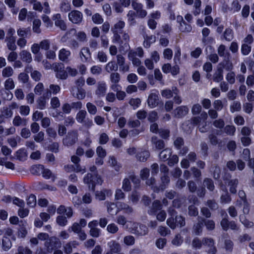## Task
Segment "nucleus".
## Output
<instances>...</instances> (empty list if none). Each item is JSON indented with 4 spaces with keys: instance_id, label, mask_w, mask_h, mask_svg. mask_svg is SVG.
<instances>
[{
    "instance_id": "423d86ee",
    "label": "nucleus",
    "mask_w": 254,
    "mask_h": 254,
    "mask_svg": "<svg viewBox=\"0 0 254 254\" xmlns=\"http://www.w3.org/2000/svg\"><path fill=\"white\" fill-rule=\"evenodd\" d=\"M98 222L97 220H93L90 222L88 224V227L90 228L89 234L94 238H98L100 236L101 230L97 227Z\"/></svg>"
},
{
    "instance_id": "c756f323",
    "label": "nucleus",
    "mask_w": 254,
    "mask_h": 254,
    "mask_svg": "<svg viewBox=\"0 0 254 254\" xmlns=\"http://www.w3.org/2000/svg\"><path fill=\"white\" fill-rule=\"evenodd\" d=\"M128 57L130 61L132 62L133 65L139 66L141 64V61L134 56V53L132 52H129L128 54Z\"/></svg>"
},
{
    "instance_id": "f03ea898",
    "label": "nucleus",
    "mask_w": 254,
    "mask_h": 254,
    "mask_svg": "<svg viewBox=\"0 0 254 254\" xmlns=\"http://www.w3.org/2000/svg\"><path fill=\"white\" fill-rule=\"evenodd\" d=\"M62 245L60 240L56 237H51L45 243L47 251L51 253L54 250L61 248Z\"/></svg>"
},
{
    "instance_id": "a878e982",
    "label": "nucleus",
    "mask_w": 254,
    "mask_h": 254,
    "mask_svg": "<svg viewBox=\"0 0 254 254\" xmlns=\"http://www.w3.org/2000/svg\"><path fill=\"white\" fill-rule=\"evenodd\" d=\"M105 205L106 206L107 208V211L110 214L113 215L114 213H117L116 212L117 205L115 203L106 201L105 202Z\"/></svg>"
},
{
    "instance_id": "680f3d73",
    "label": "nucleus",
    "mask_w": 254,
    "mask_h": 254,
    "mask_svg": "<svg viewBox=\"0 0 254 254\" xmlns=\"http://www.w3.org/2000/svg\"><path fill=\"white\" fill-rule=\"evenodd\" d=\"M32 251L27 247L19 246L17 249V253L16 254H32Z\"/></svg>"
},
{
    "instance_id": "cd10ccee",
    "label": "nucleus",
    "mask_w": 254,
    "mask_h": 254,
    "mask_svg": "<svg viewBox=\"0 0 254 254\" xmlns=\"http://www.w3.org/2000/svg\"><path fill=\"white\" fill-rule=\"evenodd\" d=\"M110 248L112 252L117 253L121 250L120 244L116 241H112L110 243Z\"/></svg>"
},
{
    "instance_id": "0e129e2a",
    "label": "nucleus",
    "mask_w": 254,
    "mask_h": 254,
    "mask_svg": "<svg viewBox=\"0 0 254 254\" xmlns=\"http://www.w3.org/2000/svg\"><path fill=\"white\" fill-rule=\"evenodd\" d=\"M203 245L202 240L195 238L192 241V246L193 248L200 249Z\"/></svg>"
},
{
    "instance_id": "4c0bfd02",
    "label": "nucleus",
    "mask_w": 254,
    "mask_h": 254,
    "mask_svg": "<svg viewBox=\"0 0 254 254\" xmlns=\"http://www.w3.org/2000/svg\"><path fill=\"white\" fill-rule=\"evenodd\" d=\"M155 41V36L153 35L147 36L144 39V46L146 48H149L151 44L154 43Z\"/></svg>"
},
{
    "instance_id": "ea45409f",
    "label": "nucleus",
    "mask_w": 254,
    "mask_h": 254,
    "mask_svg": "<svg viewBox=\"0 0 254 254\" xmlns=\"http://www.w3.org/2000/svg\"><path fill=\"white\" fill-rule=\"evenodd\" d=\"M135 241L134 237L131 235H127L124 238V243L128 246L133 245Z\"/></svg>"
},
{
    "instance_id": "de8ad7c7",
    "label": "nucleus",
    "mask_w": 254,
    "mask_h": 254,
    "mask_svg": "<svg viewBox=\"0 0 254 254\" xmlns=\"http://www.w3.org/2000/svg\"><path fill=\"white\" fill-rule=\"evenodd\" d=\"M240 221L247 228H253L254 226V222L247 219L246 217H244V218H241L240 217Z\"/></svg>"
},
{
    "instance_id": "c85d7f7f",
    "label": "nucleus",
    "mask_w": 254,
    "mask_h": 254,
    "mask_svg": "<svg viewBox=\"0 0 254 254\" xmlns=\"http://www.w3.org/2000/svg\"><path fill=\"white\" fill-rule=\"evenodd\" d=\"M42 176L44 178L49 179L50 178H52L53 181L56 179V176L54 175L51 171L47 168H45L43 166V170H42Z\"/></svg>"
},
{
    "instance_id": "a19ab883",
    "label": "nucleus",
    "mask_w": 254,
    "mask_h": 254,
    "mask_svg": "<svg viewBox=\"0 0 254 254\" xmlns=\"http://www.w3.org/2000/svg\"><path fill=\"white\" fill-rule=\"evenodd\" d=\"M72 94L73 95L76 97L78 99H83L85 98L86 93L84 90L81 88H77V92L75 93L74 90H72Z\"/></svg>"
},
{
    "instance_id": "2eb2a0df",
    "label": "nucleus",
    "mask_w": 254,
    "mask_h": 254,
    "mask_svg": "<svg viewBox=\"0 0 254 254\" xmlns=\"http://www.w3.org/2000/svg\"><path fill=\"white\" fill-rule=\"evenodd\" d=\"M161 94L163 97L169 99L173 97L174 94H177V89L176 87H173L172 89H165L161 91Z\"/></svg>"
},
{
    "instance_id": "13d9d810",
    "label": "nucleus",
    "mask_w": 254,
    "mask_h": 254,
    "mask_svg": "<svg viewBox=\"0 0 254 254\" xmlns=\"http://www.w3.org/2000/svg\"><path fill=\"white\" fill-rule=\"evenodd\" d=\"M188 213L190 216H196L198 214V209L194 205H190L188 207Z\"/></svg>"
},
{
    "instance_id": "603ef678",
    "label": "nucleus",
    "mask_w": 254,
    "mask_h": 254,
    "mask_svg": "<svg viewBox=\"0 0 254 254\" xmlns=\"http://www.w3.org/2000/svg\"><path fill=\"white\" fill-rule=\"evenodd\" d=\"M122 189L125 191H129L131 190V186L129 181V179L128 178H125L123 181V185Z\"/></svg>"
},
{
    "instance_id": "dca6fc26",
    "label": "nucleus",
    "mask_w": 254,
    "mask_h": 254,
    "mask_svg": "<svg viewBox=\"0 0 254 254\" xmlns=\"http://www.w3.org/2000/svg\"><path fill=\"white\" fill-rule=\"evenodd\" d=\"M125 22L123 21H119L116 23L114 26V28L112 29V31L114 33V37L116 40L119 38V36L118 34V32L120 31L125 26Z\"/></svg>"
},
{
    "instance_id": "774afa93",
    "label": "nucleus",
    "mask_w": 254,
    "mask_h": 254,
    "mask_svg": "<svg viewBox=\"0 0 254 254\" xmlns=\"http://www.w3.org/2000/svg\"><path fill=\"white\" fill-rule=\"evenodd\" d=\"M4 86L6 90L13 89L15 87V85L12 79L8 78L6 79L4 82Z\"/></svg>"
},
{
    "instance_id": "864d4df0",
    "label": "nucleus",
    "mask_w": 254,
    "mask_h": 254,
    "mask_svg": "<svg viewBox=\"0 0 254 254\" xmlns=\"http://www.w3.org/2000/svg\"><path fill=\"white\" fill-rule=\"evenodd\" d=\"M158 232L162 236L165 237L171 233V231L166 227L160 226L158 227Z\"/></svg>"
},
{
    "instance_id": "7c9ffc66",
    "label": "nucleus",
    "mask_w": 254,
    "mask_h": 254,
    "mask_svg": "<svg viewBox=\"0 0 254 254\" xmlns=\"http://www.w3.org/2000/svg\"><path fill=\"white\" fill-rule=\"evenodd\" d=\"M205 205L212 211L216 210L218 208V204L214 199H208L205 202Z\"/></svg>"
},
{
    "instance_id": "c9c22d12",
    "label": "nucleus",
    "mask_w": 254,
    "mask_h": 254,
    "mask_svg": "<svg viewBox=\"0 0 254 254\" xmlns=\"http://www.w3.org/2000/svg\"><path fill=\"white\" fill-rule=\"evenodd\" d=\"M105 68L108 72H110L112 71H116L118 70V65L115 62L111 61L105 65Z\"/></svg>"
},
{
    "instance_id": "20e7f679",
    "label": "nucleus",
    "mask_w": 254,
    "mask_h": 254,
    "mask_svg": "<svg viewBox=\"0 0 254 254\" xmlns=\"http://www.w3.org/2000/svg\"><path fill=\"white\" fill-rule=\"evenodd\" d=\"M159 100V92L156 90H152L149 94L148 99V105L151 108H153L157 106Z\"/></svg>"
},
{
    "instance_id": "9b49d317",
    "label": "nucleus",
    "mask_w": 254,
    "mask_h": 254,
    "mask_svg": "<svg viewBox=\"0 0 254 254\" xmlns=\"http://www.w3.org/2000/svg\"><path fill=\"white\" fill-rule=\"evenodd\" d=\"M117 58V65L120 67V69L123 72H127L129 70V66L128 64H125V58L120 55H118Z\"/></svg>"
},
{
    "instance_id": "39448f33",
    "label": "nucleus",
    "mask_w": 254,
    "mask_h": 254,
    "mask_svg": "<svg viewBox=\"0 0 254 254\" xmlns=\"http://www.w3.org/2000/svg\"><path fill=\"white\" fill-rule=\"evenodd\" d=\"M68 17L69 20L74 24H80L83 19L82 13L76 10H73L70 11Z\"/></svg>"
},
{
    "instance_id": "69168bd1",
    "label": "nucleus",
    "mask_w": 254,
    "mask_h": 254,
    "mask_svg": "<svg viewBox=\"0 0 254 254\" xmlns=\"http://www.w3.org/2000/svg\"><path fill=\"white\" fill-rule=\"evenodd\" d=\"M163 58L167 60H170L173 57V51L171 49H165L163 52Z\"/></svg>"
},
{
    "instance_id": "393cba45",
    "label": "nucleus",
    "mask_w": 254,
    "mask_h": 254,
    "mask_svg": "<svg viewBox=\"0 0 254 254\" xmlns=\"http://www.w3.org/2000/svg\"><path fill=\"white\" fill-rule=\"evenodd\" d=\"M119 207L121 210L123 211L124 213L127 214H130L133 211V209L132 207L124 202H121Z\"/></svg>"
},
{
    "instance_id": "6ab92c4d",
    "label": "nucleus",
    "mask_w": 254,
    "mask_h": 254,
    "mask_svg": "<svg viewBox=\"0 0 254 254\" xmlns=\"http://www.w3.org/2000/svg\"><path fill=\"white\" fill-rule=\"evenodd\" d=\"M171 154V150L169 148H166L160 152L159 158L162 161H165L170 158Z\"/></svg>"
},
{
    "instance_id": "f704fd0d",
    "label": "nucleus",
    "mask_w": 254,
    "mask_h": 254,
    "mask_svg": "<svg viewBox=\"0 0 254 254\" xmlns=\"http://www.w3.org/2000/svg\"><path fill=\"white\" fill-rule=\"evenodd\" d=\"M106 85L105 82H100L98 84L96 94L99 95H103L106 92Z\"/></svg>"
},
{
    "instance_id": "bb28decb",
    "label": "nucleus",
    "mask_w": 254,
    "mask_h": 254,
    "mask_svg": "<svg viewBox=\"0 0 254 254\" xmlns=\"http://www.w3.org/2000/svg\"><path fill=\"white\" fill-rule=\"evenodd\" d=\"M238 183V180L237 179L231 180L228 182V186L230 187V191L232 193H235L237 192L236 188Z\"/></svg>"
},
{
    "instance_id": "1a4fd4ad",
    "label": "nucleus",
    "mask_w": 254,
    "mask_h": 254,
    "mask_svg": "<svg viewBox=\"0 0 254 254\" xmlns=\"http://www.w3.org/2000/svg\"><path fill=\"white\" fill-rule=\"evenodd\" d=\"M151 141L153 147H155V150L162 149L165 146V142L163 140L158 138L156 136L152 137Z\"/></svg>"
},
{
    "instance_id": "6e6552de",
    "label": "nucleus",
    "mask_w": 254,
    "mask_h": 254,
    "mask_svg": "<svg viewBox=\"0 0 254 254\" xmlns=\"http://www.w3.org/2000/svg\"><path fill=\"white\" fill-rule=\"evenodd\" d=\"M57 213L60 215L65 214L67 218H70L73 215V210L71 207L61 205L57 209Z\"/></svg>"
},
{
    "instance_id": "f3484780",
    "label": "nucleus",
    "mask_w": 254,
    "mask_h": 254,
    "mask_svg": "<svg viewBox=\"0 0 254 254\" xmlns=\"http://www.w3.org/2000/svg\"><path fill=\"white\" fill-rule=\"evenodd\" d=\"M203 245L207 246L209 248L208 251H212L213 248L217 249L215 246L214 240L211 238L205 237L202 238Z\"/></svg>"
},
{
    "instance_id": "3c124183",
    "label": "nucleus",
    "mask_w": 254,
    "mask_h": 254,
    "mask_svg": "<svg viewBox=\"0 0 254 254\" xmlns=\"http://www.w3.org/2000/svg\"><path fill=\"white\" fill-rule=\"evenodd\" d=\"M13 70L10 66H7L4 68L2 71V75L4 77H9L12 75Z\"/></svg>"
},
{
    "instance_id": "c03bdc74",
    "label": "nucleus",
    "mask_w": 254,
    "mask_h": 254,
    "mask_svg": "<svg viewBox=\"0 0 254 254\" xmlns=\"http://www.w3.org/2000/svg\"><path fill=\"white\" fill-rule=\"evenodd\" d=\"M67 220L66 217L64 215H60L56 218V222L60 226H64L67 223Z\"/></svg>"
},
{
    "instance_id": "aec40b11",
    "label": "nucleus",
    "mask_w": 254,
    "mask_h": 254,
    "mask_svg": "<svg viewBox=\"0 0 254 254\" xmlns=\"http://www.w3.org/2000/svg\"><path fill=\"white\" fill-rule=\"evenodd\" d=\"M136 158L140 162H145L150 156V153L148 151L144 150L139 152L136 155Z\"/></svg>"
},
{
    "instance_id": "6e6d98bb",
    "label": "nucleus",
    "mask_w": 254,
    "mask_h": 254,
    "mask_svg": "<svg viewBox=\"0 0 254 254\" xmlns=\"http://www.w3.org/2000/svg\"><path fill=\"white\" fill-rule=\"evenodd\" d=\"M225 248L227 251L232 252L233 250L234 243L230 239H226L224 241Z\"/></svg>"
},
{
    "instance_id": "8fccbe9b",
    "label": "nucleus",
    "mask_w": 254,
    "mask_h": 254,
    "mask_svg": "<svg viewBox=\"0 0 254 254\" xmlns=\"http://www.w3.org/2000/svg\"><path fill=\"white\" fill-rule=\"evenodd\" d=\"M16 158L20 161L24 160L26 157V153L24 149H20L16 152Z\"/></svg>"
},
{
    "instance_id": "f8f14e48",
    "label": "nucleus",
    "mask_w": 254,
    "mask_h": 254,
    "mask_svg": "<svg viewBox=\"0 0 254 254\" xmlns=\"http://www.w3.org/2000/svg\"><path fill=\"white\" fill-rule=\"evenodd\" d=\"M161 183L159 188L154 187V191L158 192L160 190H164L170 182V178L167 174H164L161 178Z\"/></svg>"
},
{
    "instance_id": "bf43d9fd",
    "label": "nucleus",
    "mask_w": 254,
    "mask_h": 254,
    "mask_svg": "<svg viewBox=\"0 0 254 254\" xmlns=\"http://www.w3.org/2000/svg\"><path fill=\"white\" fill-rule=\"evenodd\" d=\"M20 140V137L16 136V137H11L7 139V142L10 145L11 147H15L17 145L18 141Z\"/></svg>"
},
{
    "instance_id": "a211bd4d",
    "label": "nucleus",
    "mask_w": 254,
    "mask_h": 254,
    "mask_svg": "<svg viewBox=\"0 0 254 254\" xmlns=\"http://www.w3.org/2000/svg\"><path fill=\"white\" fill-rule=\"evenodd\" d=\"M19 56L21 60L27 63H31L32 60L31 54L27 51L22 50L19 53Z\"/></svg>"
},
{
    "instance_id": "79ce46f5",
    "label": "nucleus",
    "mask_w": 254,
    "mask_h": 254,
    "mask_svg": "<svg viewBox=\"0 0 254 254\" xmlns=\"http://www.w3.org/2000/svg\"><path fill=\"white\" fill-rule=\"evenodd\" d=\"M236 131V128L234 126L227 125L224 128V132L227 135L233 136Z\"/></svg>"
},
{
    "instance_id": "58836bf2",
    "label": "nucleus",
    "mask_w": 254,
    "mask_h": 254,
    "mask_svg": "<svg viewBox=\"0 0 254 254\" xmlns=\"http://www.w3.org/2000/svg\"><path fill=\"white\" fill-rule=\"evenodd\" d=\"M119 230L118 226L114 223L109 224L107 227V231L110 234H115Z\"/></svg>"
},
{
    "instance_id": "5fc2aeb1",
    "label": "nucleus",
    "mask_w": 254,
    "mask_h": 254,
    "mask_svg": "<svg viewBox=\"0 0 254 254\" xmlns=\"http://www.w3.org/2000/svg\"><path fill=\"white\" fill-rule=\"evenodd\" d=\"M179 29L182 32H190L191 31L192 28L190 25L183 22V23H181Z\"/></svg>"
},
{
    "instance_id": "4d7b16f0",
    "label": "nucleus",
    "mask_w": 254,
    "mask_h": 254,
    "mask_svg": "<svg viewBox=\"0 0 254 254\" xmlns=\"http://www.w3.org/2000/svg\"><path fill=\"white\" fill-rule=\"evenodd\" d=\"M201 4V2L200 0H195L194 1V9L193 10V13L194 15L196 16L200 14V7Z\"/></svg>"
},
{
    "instance_id": "0eeeda50",
    "label": "nucleus",
    "mask_w": 254,
    "mask_h": 254,
    "mask_svg": "<svg viewBox=\"0 0 254 254\" xmlns=\"http://www.w3.org/2000/svg\"><path fill=\"white\" fill-rule=\"evenodd\" d=\"M79 56L81 61L83 63L89 62L91 60V53L88 48L81 49Z\"/></svg>"
},
{
    "instance_id": "a18cd8bd",
    "label": "nucleus",
    "mask_w": 254,
    "mask_h": 254,
    "mask_svg": "<svg viewBox=\"0 0 254 254\" xmlns=\"http://www.w3.org/2000/svg\"><path fill=\"white\" fill-rule=\"evenodd\" d=\"M43 170V165L39 164L33 166L31 169L32 174L39 175Z\"/></svg>"
},
{
    "instance_id": "72a5a7b5",
    "label": "nucleus",
    "mask_w": 254,
    "mask_h": 254,
    "mask_svg": "<svg viewBox=\"0 0 254 254\" xmlns=\"http://www.w3.org/2000/svg\"><path fill=\"white\" fill-rule=\"evenodd\" d=\"M11 247L12 243L9 239L5 238V239H2L1 247L4 251H8L10 249Z\"/></svg>"
},
{
    "instance_id": "2f4dec72",
    "label": "nucleus",
    "mask_w": 254,
    "mask_h": 254,
    "mask_svg": "<svg viewBox=\"0 0 254 254\" xmlns=\"http://www.w3.org/2000/svg\"><path fill=\"white\" fill-rule=\"evenodd\" d=\"M202 222L203 224H204L208 230L212 231L215 229V224L213 220L206 219L204 218H203Z\"/></svg>"
},
{
    "instance_id": "338daca9",
    "label": "nucleus",
    "mask_w": 254,
    "mask_h": 254,
    "mask_svg": "<svg viewBox=\"0 0 254 254\" xmlns=\"http://www.w3.org/2000/svg\"><path fill=\"white\" fill-rule=\"evenodd\" d=\"M183 242V240L180 234H177L172 241L173 245L178 246L181 245Z\"/></svg>"
},
{
    "instance_id": "9d476101",
    "label": "nucleus",
    "mask_w": 254,
    "mask_h": 254,
    "mask_svg": "<svg viewBox=\"0 0 254 254\" xmlns=\"http://www.w3.org/2000/svg\"><path fill=\"white\" fill-rule=\"evenodd\" d=\"M53 19L55 21V24L59 27L61 30H65L66 28L64 21L61 19L60 14L57 13L53 15Z\"/></svg>"
},
{
    "instance_id": "49530a36",
    "label": "nucleus",
    "mask_w": 254,
    "mask_h": 254,
    "mask_svg": "<svg viewBox=\"0 0 254 254\" xmlns=\"http://www.w3.org/2000/svg\"><path fill=\"white\" fill-rule=\"evenodd\" d=\"M97 59L101 63H106L108 61L107 54L102 51H99L97 55Z\"/></svg>"
},
{
    "instance_id": "412c9836",
    "label": "nucleus",
    "mask_w": 254,
    "mask_h": 254,
    "mask_svg": "<svg viewBox=\"0 0 254 254\" xmlns=\"http://www.w3.org/2000/svg\"><path fill=\"white\" fill-rule=\"evenodd\" d=\"M70 55V52L64 48L61 49L59 52V58L60 60L65 62L68 60Z\"/></svg>"
},
{
    "instance_id": "473e14b6",
    "label": "nucleus",
    "mask_w": 254,
    "mask_h": 254,
    "mask_svg": "<svg viewBox=\"0 0 254 254\" xmlns=\"http://www.w3.org/2000/svg\"><path fill=\"white\" fill-rule=\"evenodd\" d=\"M13 124L15 126H26L27 120L24 118H21L20 117L17 116L14 118Z\"/></svg>"
},
{
    "instance_id": "4be33fe9",
    "label": "nucleus",
    "mask_w": 254,
    "mask_h": 254,
    "mask_svg": "<svg viewBox=\"0 0 254 254\" xmlns=\"http://www.w3.org/2000/svg\"><path fill=\"white\" fill-rule=\"evenodd\" d=\"M62 65H59L57 67V72L56 76L58 78L64 79L67 77V72H66V68L64 70Z\"/></svg>"
},
{
    "instance_id": "7ed1b4c3",
    "label": "nucleus",
    "mask_w": 254,
    "mask_h": 254,
    "mask_svg": "<svg viewBox=\"0 0 254 254\" xmlns=\"http://www.w3.org/2000/svg\"><path fill=\"white\" fill-rule=\"evenodd\" d=\"M78 139V133L76 130L69 131L63 139V144L67 146H70L74 144Z\"/></svg>"
},
{
    "instance_id": "b1692460",
    "label": "nucleus",
    "mask_w": 254,
    "mask_h": 254,
    "mask_svg": "<svg viewBox=\"0 0 254 254\" xmlns=\"http://www.w3.org/2000/svg\"><path fill=\"white\" fill-rule=\"evenodd\" d=\"M6 42L7 47L9 50L11 51H14L16 49V46L15 45V38L11 37H6L5 39Z\"/></svg>"
},
{
    "instance_id": "f257e3e1",
    "label": "nucleus",
    "mask_w": 254,
    "mask_h": 254,
    "mask_svg": "<svg viewBox=\"0 0 254 254\" xmlns=\"http://www.w3.org/2000/svg\"><path fill=\"white\" fill-rule=\"evenodd\" d=\"M83 182L85 184L88 185L89 188L94 190L96 184H101L102 183V179L98 175L93 176L92 174L88 173L83 179Z\"/></svg>"
},
{
    "instance_id": "4468645a",
    "label": "nucleus",
    "mask_w": 254,
    "mask_h": 254,
    "mask_svg": "<svg viewBox=\"0 0 254 254\" xmlns=\"http://www.w3.org/2000/svg\"><path fill=\"white\" fill-rule=\"evenodd\" d=\"M198 222L194 224L193 230L196 235H199L202 232L203 223L202 222L203 217H198Z\"/></svg>"
},
{
    "instance_id": "e433bc0d",
    "label": "nucleus",
    "mask_w": 254,
    "mask_h": 254,
    "mask_svg": "<svg viewBox=\"0 0 254 254\" xmlns=\"http://www.w3.org/2000/svg\"><path fill=\"white\" fill-rule=\"evenodd\" d=\"M203 185L210 191H213L214 190L215 186L213 180L211 179L205 178L203 180Z\"/></svg>"
},
{
    "instance_id": "09e8293b",
    "label": "nucleus",
    "mask_w": 254,
    "mask_h": 254,
    "mask_svg": "<svg viewBox=\"0 0 254 254\" xmlns=\"http://www.w3.org/2000/svg\"><path fill=\"white\" fill-rule=\"evenodd\" d=\"M223 79L222 70L221 69H218L217 71L214 74L213 79L215 82H219Z\"/></svg>"
},
{
    "instance_id": "37998d69",
    "label": "nucleus",
    "mask_w": 254,
    "mask_h": 254,
    "mask_svg": "<svg viewBox=\"0 0 254 254\" xmlns=\"http://www.w3.org/2000/svg\"><path fill=\"white\" fill-rule=\"evenodd\" d=\"M141 102L139 98H132L129 100V104L132 107L133 110H136L140 105Z\"/></svg>"
},
{
    "instance_id": "052dcab7",
    "label": "nucleus",
    "mask_w": 254,
    "mask_h": 254,
    "mask_svg": "<svg viewBox=\"0 0 254 254\" xmlns=\"http://www.w3.org/2000/svg\"><path fill=\"white\" fill-rule=\"evenodd\" d=\"M41 21L39 19H35L33 22V30L34 32L39 33L41 32L40 27Z\"/></svg>"
},
{
    "instance_id": "e2e57ef3",
    "label": "nucleus",
    "mask_w": 254,
    "mask_h": 254,
    "mask_svg": "<svg viewBox=\"0 0 254 254\" xmlns=\"http://www.w3.org/2000/svg\"><path fill=\"white\" fill-rule=\"evenodd\" d=\"M190 171L194 178L196 180H198L201 176V172L199 169L195 167H192L190 168Z\"/></svg>"
},
{
    "instance_id": "5701e85b",
    "label": "nucleus",
    "mask_w": 254,
    "mask_h": 254,
    "mask_svg": "<svg viewBox=\"0 0 254 254\" xmlns=\"http://www.w3.org/2000/svg\"><path fill=\"white\" fill-rule=\"evenodd\" d=\"M148 228L144 225L140 224L135 228V233L138 235L143 236L148 233Z\"/></svg>"
},
{
    "instance_id": "ddd939ff",
    "label": "nucleus",
    "mask_w": 254,
    "mask_h": 254,
    "mask_svg": "<svg viewBox=\"0 0 254 254\" xmlns=\"http://www.w3.org/2000/svg\"><path fill=\"white\" fill-rule=\"evenodd\" d=\"M162 207L161 201L158 200H156L153 202L152 206L148 210V213L149 215H155L158 210H161Z\"/></svg>"
}]
</instances>
